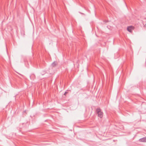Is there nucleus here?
I'll list each match as a JSON object with an SVG mask.
<instances>
[{
	"mask_svg": "<svg viewBox=\"0 0 146 146\" xmlns=\"http://www.w3.org/2000/svg\"><path fill=\"white\" fill-rule=\"evenodd\" d=\"M139 141L141 142H146V137L140 139H139Z\"/></svg>",
	"mask_w": 146,
	"mask_h": 146,
	"instance_id": "nucleus-2",
	"label": "nucleus"
},
{
	"mask_svg": "<svg viewBox=\"0 0 146 146\" xmlns=\"http://www.w3.org/2000/svg\"><path fill=\"white\" fill-rule=\"evenodd\" d=\"M46 72V71L45 70H43L42 72H41V74H42V75H43L44 74H45Z\"/></svg>",
	"mask_w": 146,
	"mask_h": 146,
	"instance_id": "nucleus-5",
	"label": "nucleus"
},
{
	"mask_svg": "<svg viewBox=\"0 0 146 146\" xmlns=\"http://www.w3.org/2000/svg\"><path fill=\"white\" fill-rule=\"evenodd\" d=\"M108 22V20H105L104 21V22H105V23H106Z\"/></svg>",
	"mask_w": 146,
	"mask_h": 146,
	"instance_id": "nucleus-6",
	"label": "nucleus"
},
{
	"mask_svg": "<svg viewBox=\"0 0 146 146\" xmlns=\"http://www.w3.org/2000/svg\"><path fill=\"white\" fill-rule=\"evenodd\" d=\"M133 29V27L132 26L128 27L127 28V30L130 32H131L132 29Z\"/></svg>",
	"mask_w": 146,
	"mask_h": 146,
	"instance_id": "nucleus-3",
	"label": "nucleus"
},
{
	"mask_svg": "<svg viewBox=\"0 0 146 146\" xmlns=\"http://www.w3.org/2000/svg\"><path fill=\"white\" fill-rule=\"evenodd\" d=\"M96 112L98 114V117L100 118H102L103 117V113L100 108H98L96 109Z\"/></svg>",
	"mask_w": 146,
	"mask_h": 146,
	"instance_id": "nucleus-1",
	"label": "nucleus"
},
{
	"mask_svg": "<svg viewBox=\"0 0 146 146\" xmlns=\"http://www.w3.org/2000/svg\"><path fill=\"white\" fill-rule=\"evenodd\" d=\"M57 62L54 61L51 64V66L53 67L55 66L56 65H57Z\"/></svg>",
	"mask_w": 146,
	"mask_h": 146,
	"instance_id": "nucleus-4",
	"label": "nucleus"
},
{
	"mask_svg": "<svg viewBox=\"0 0 146 146\" xmlns=\"http://www.w3.org/2000/svg\"><path fill=\"white\" fill-rule=\"evenodd\" d=\"M30 78H31V76H30Z\"/></svg>",
	"mask_w": 146,
	"mask_h": 146,
	"instance_id": "nucleus-8",
	"label": "nucleus"
},
{
	"mask_svg": "<svg viewBox=\"0 0 146 146\" xmlns=\"http://www.w3.org/2000/svg\"><path fill=\"white\" fill-rule=\"evenodd\" d=\"M145 25L146 26V24Z\"/></svg>",
	"mask_w": 146,
	"mask_h": 146,
	"instance_id": "nucleus-9",
	"label": "nucleus"
},
{
	"mask_svg": "<svg viewBox=\"0 0 146 146\" xmlns=\"http://www.w3.org/2000/svg\"><path fill=\"white\" fill-rule=\"evenodd\" d=\"M67 93H68V92H65L64 93V95H66V94H67Z\"/></svg>",
	"mask_w": 146,
	"mask_h": 146,
	"instance_id": "nucleus-7",
	"label": "nucleus"
}]
</instances>
